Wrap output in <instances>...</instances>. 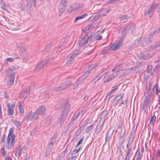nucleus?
<instances>
[{"mask_svg": "<svg viewBox=\"0 0 160 160\" xmlns=\"http://www.w3.org/2000/svg\"><path fill=\"white\" fill-rule=\"evenodd\" d=\"M19 7L22 10H26L27 12L31 15L32 11V5L29 1L27 0L26 1H21L18 3Z\"/></svg>", "mask_w": 160, "mask_h": 160, "instance_id": "obj_1", "label": "nucleus"}, {"mask_svg": "<svg viewBox=\"0 0 160 160\" xmlns=\"http://www.w3.org/2000/svg\"><path fill=\"white\" fill-rule=\"evenodd\" d=\"M95 34H92L90 37H89L88 38H85V37H80L79 38V42L78 43V45L80 47H82L83 46H88V45L96 37Z\"/></svg>", "mask_w": 160, "mask_h": 160, "instance_id": "obj_2", "label": "nucleus"}, {"mask_svg": "<svg viewBox=\"0 0 160 160\" xmlns=\"http://www.w3.org/2000/svg\"><path fill=\"white\" fill-rule=\"evenodd\" d=\"M70 109L69 104L68 102H67L64 106L63 109L61 114L59 122L61 125L65 121L66 117L68 114Z\"/></svg>", "mask_w": 160, "mask_h": 160, "instance_id": "obj_3", "label": "nucleus"}, {"mask_svg": "<svg viewBox=\"0 0 160 160\" xmlns=\"http://www.w3.org/2000/svg\"><path fill=\"white\" fill-rule=\"evenodd\" d=\"M81 52L79 50H76L70 53L67 57V58L66 64L69 66H70L74 61L75 58L79 53Z\"/></svg>", "mask_w": 160, "mask_h": 160, "instance_id": "obj_4", "label": "nucleus"}, {"mask_svg": "<svg viewBox=\"0 0 160 160\" xmlns=\"http://www.w3.org/2000/svg\"><path fill=\"white\" fill-rule=\"evenodd\" d=\"M54 59V57H52V58L46 59L40 63L35 68L33 69L34 72H37L39 71L41 69L43 68L48 63V62H50L53 60Z\"/></svg>", "mask_w": 160, "mask_h": 160, "instance_id": "obj_5", "label": "nucleus"}, {"mask_svg": "<svg viewBox=\"0 0 160 160\" xmlns=\"http://www.w3.org/2000/svg\"><path fill=\"white\" fill-rule=\"evenodd\" d=\"M135 25L133 23H130L127 25L126 27L124 28V31H122V33L124 32H126L127 33H132L136 29ZM126 36V33H122V38L123 39Z\"/></svg>", "mask_w": 160, "mask_h": 160, "instance_id": "obj_6", "label": "nucleus"}, {"mask_svg": "<svg viewBox=\"0 0 160 160\" xmlns=\"http://www.w3.org/2000/svg\"><path fill=\"white\" fill-rule=\"evenodd\" d=\"M154 33H152L147 35L146 37H144L142 41L141 44L142 46H145L148 43L151 42L153 39V35Z\"/></svg>", "mask_w": 160, "mask_h": 160, "instance_id": "obj_7", "label": "nucleus"}, {"mask_svg": "<svg viewBox=\"0 0 160 160\" xmlns=\"http://www.w3.org/2000/svg\"><path fill=\"white\" fill-rule=\"evenodd\" d=\"M71 83V82L70 81L65 82L59 87L55 88L54 89V90L56 92H59L64 90L68 88V87Z\"/></svg>", "mask_w": 160, "mask_h": 160, "instance_id": "obj_8", "label": "nucleus"}, {"mask_svg": "<svg viewBox=\"0 0 160 160\" xmlns=\"http://www.w3.org/2000/svg\"><path fill=\"white\" fill-rule=\"evenodd\" d=\"M152 54L149 52H143L139 53L137 54L138 57L141 59H147L150 58Z\"/></svg>", "mask_w": 160, "mask_h": 160, "instance_id": "obj_9", "label": "nucleus"}, {"mask_svg": "<svg viewBox=\"0 0 160 160\" xmlns=\"http://www.w3.org/2000/svg\"><path fill=\"white\" fill-rule=\"evenodd\" d=\"M57 136V134H54L53 137L51 139L50 142L47 148V152L49 153L52 150L53 145L56 142Z\"/></svg>", "mask_w": 160, "mask_h": 160, "instance_id": "obj_10", "label": "nucleus"}, {"mask_svg": "<svg viewBox=\"0 0 160 160\" xmlns=\"http://www.w3.org/2000/svg\"><path fill=\"white\" fill-rule=\"evenodd\" d=\"M37 95L36 96L38 97L42 96V98L47 100L49 98V95L48 94V91L47 90L45 92L42 91V90H37L36 91Z\"/></svg>", "mask_w": 160, "mask_h": 160, "instance_id": "obj_11", "label": "nucleus"}, {"mask_svg": "<svg viewBox=\"0 0 160 160\" xmlns=\"http://www.w3.org/2000/svg\"><path fill=\"white\" fill-rule=\"evenodd\" d=\"M38 114L36 111L33 112H29L28 113L26 117L28 120H33L38 118Z\"/></svg>", "mask_w": 160, "mask_h": 160, "instance_id": "obj_12", "label": "nucleus"}, {"mask_svg": "<svg viewBox=\"0 0 160 160\" xmlns=\"http://www.w3.org/2000/svg\"><path fill=\"white\" fill-rule=\"evenodd\" d=\"M15 135L13 134L12 137L8 136L7 138V143H8V147L10 146V148L12 147L15 142Z\"/></svg>", "mask_w": 160, "mask_h": 160, "instance_id": "obj_13", "label": "nucleus"}, {"mask_svg": "<svg viewBox=\"0 0 160 160\" xmlns=\"http://www.w3.org/2000/svg\"><path fill=\"white\" fill-rule=\"evenodd\" d=\"M25 149V147L24 146H19L18 149L15 151V156L19 157L21 155L22 153L24 152Z\"/></svg>", "mask_w": 160, "mask_h": 160, "instance_id": "obj_14", "label": "nucleus"}, {"mask_svg": "<svg viewBox=\"0 0 160 160\" xmlns=\"http://www.w3.org/2000/svg\"><path fill=\"white\" fill-rule=\"evenodd\" d=\"M8 24L9 27L13 30H16L19 28V25L18 23L16 22L9 21Z\"/></svg>", "mask_w": 160, "mask_h": 160, "instance_id": "obj_15", "label": "nucleus"}, {"mask_svg": "<svg viewBox=\"0 0 160 160\" xmlns=\"http://www.w3.org/2000/svg\"><path fill=\"white\" fill-rule=\"evenodd\" d=\"M96 68V66L94 65H91L89 67V70L86 71L85 72H84V74L83 76L82 77H81L82 78V79H81L82 81H83L84 79H85L86 77L88 76L89 74L90 73L91 71L94 68Z\"/></svg>", "mask_w": 160, "mask_h": 160, "instance_id": "obj_16", "label": "nucleus"}, {"mask_svg": "<svg viewBox=\"0 0 160 160\" xmlns=\"http://www.w3.org/2000/svg\"><path fill=\"white\" fill-rule=\"evenodd\" d=\"M158 5L157 4H154L149 8L148 12V13L149 14L150 17H151L152 16L154 12V10L158 8Z\"/></svg>", "mask_w": 160, "mask_h": 160, "instance_id": "obj_17", "label": "nucleus"}, {"mask_svg": "<svg viewBox=\"0 0 160 160\" xmlns=\"http://www.w3.org/2000/svg\"><path fill=\"white\" fill-rule=\"evenodd\" d=\"M29 91L28 89L23 90L19 95V97L21 98L25 99L29 94Z\"/></svg>", "mask_w": 160, "mask_h": 160, "instance_id": "obj_18", "label": "nucleus"}, {"mask_svg": "<svg viewBox=\"0 0 160 160\" xmlns=\"http://www.w3.org/2000/svg\"><path fill=\"white\" fill-rule=\"evenodd\" d=\"M16 68L14 67H12L11 68H8L6 72L7 76H10V75H14V71L16 70Z\"/></svg>", "mask_w": 160, "mask_h": 160, "instance_id": "obj_19", "label": "nucleus"}, {"mask_svg": "<svg viewBox=\"0 0 160 160\" xmlns=\"http://www.w3.org/2000/svg\"><path fill=\"white\" fill-rule=\"evenodd\" d=\"M45 111L46 108L45 106H41L39 108H38L36 111L38 115L39 114H43L44 113Z\"/></svg>", "mask_w": 160, "mask_h": 160, "instance_id": "obj_20", "label": "nucleus"}, {"mask_svg": "<svg viewBox=\"0 0 160 160\" xmlns=\"http://www.w3.org/2000/svg\"><path fill=\"white\" fill-rule=\"evenodd\" d=\"M21 50V55L22 58H26L27 57V52L24 47L22 46L20 47Z\"/></svg>", "mask_w": 160, "mask_h": 160, "instance_id": "obj_21", "label": "nucleus"}, {"mask_svg": "<svg viewBox=\"0 0 160 160\" xmlns=\"http://www.w3.org/2000/svg\"><path fill=\"white\" fill-rule=\"evenodd\" d=\"M122 46V43L120 42L113 44L110 48L113 50H116Z\"/></svg>", "mask_w": 160, "mask_h": 160, "instance_id": "obj_22", "label": "nucleus"}, {"mask_svg": "<svg viewBox=\"0 0 160 160\" xmlns=\"http://www.w3.org/2000/svg\"><path fill=\"white\" fill-rule=\"evenodd\" d=\"M135 133V132L134 131V129H133L132 130V132L130 134L128 140V144H129L130 142L131 143L133 141Z\"/></svg>", "mask_w": 160, "mask_h": 160, "instance_id": "obj_23", "label": "nucleus"}, {"mask_svg": "<svg viewBox=\"0 0 160 160\" xmlns=\"http://www.w3.org/2000/svg\"><path fill=\"white\" fill-rule=\"evenodd\" d=\"M9 77V80L8 82L9 85H12L13 84L15 75H10V76H7Z\"/></svg>", "mask_w": 160, "mask_h": 160, "instance_id": "obj_24", "label": "nucleus"}, {"mask_svg": "<svg viewBox=\"0 0 160 160\" xmlns=\"http://www.w3.org/2000/svg\"><path fill=\"white\" fill-rule=\"evenodd\" d=\"M66 5L60 4L59 6V15L60 16L62 13L64 11Z\"/></svg>", "mask_w": 160, "mask_h": 160, "instance_id": "obj_25", "label": "nucleus"}, {"mask_svg": "<svg viewBox=\"0 0 160 160\" xmlns=\"http://www.w3.org/2000/svg\"><path fill=\"white\" fill-rule=\"evenodd\" d=\"M8 107L7 115L8 116H11L13 115L14 113V110L13 109L11 108L10 106V104H8L7 105Z\"/></svg>", "mask_w": 160, "mask_h": 160, "instance_id": "obj_26", "label": "nucleus"}, {"mask_svg": "<svg viewBox=\"0 0 160 160\" xmlns=\"http://www.w3.org/2000/svg\"><path fill=\"white\" fill-rule=\"evenodd\" d=\"M150 99V97H149L148 95L146 96L144 98V102L143 104V106H146L147 107L148 106H149V101Z\"/></svg>", "mask_w": 160, "mask_h": 160, "instance_id": "obj_27", "label": "nucleus"}, {"mask_svg": "<svg viewBox=\"0 0 160 160\" xmlns=\"http://www.w3.org/2000/svg\"><path fill=\"white\" fill-rule=\"evenodd\" d=\"M112 135V133L110 132L109 131L107 132L105 138V141L106 142H108L109 141L111 138Z\"/></svg>", "mask_w": 160, "mask_h": 160, "instance_id": "obj_28", "label": "nucleus"}, {"mask_svg": "<svg viewBox=\"0 0 160 160\" xmlns=\"http://www.w3.org/2000/svg\"><path fill=\"white\" fill-rule=\"evenodd\" d=\"M119 18L121 21L124 22L126 20L130 19V17L127 15H122L119 17Z\"/></svg>", "mask_w": 160, "mask_h": 160, "instance_id": "obj_29", "label": "nucleus"}, {"mask_svg": "<svg viewBox=\"0 0 160 160\" xmlns=\"http://www.w3.org/2000/svg\"><path fill=\"white\" fill-rule=\"evenodd\" d=\"M107 110L103 111V112H102L101 114V120H103L104 121V120L107 116Z\"/></svg>", "mask_w": 160, "mask_h": 160, "instance_id": "obj_30", "label": "nucleus"}, {"mask_svg": "<svg viewBox=\"0 0 160 160\" xmlns=\"http://www.w3.org/2000/svg\"><path fill=\"white\" fill-rule=\"evenodd\" d=\"M82 79V78L80 77L79 78H78V79L77 80V81L76 83V84L74 85V86H73V89H76L78 87L79 84H80V83L82 81L81 80Z\"/></svg>", "mask_w": 160, "mask_h": 160, "instance_id": "obj_31", "label": "nucleus"}, {"mask_svg": "<svg viewBox=\"0 0 160 160\" xmlns=\"http://www.w3.org/2000/svg\"><path fill=\"white\" fill-rule=\"evenodd\" d=\"M88 15V14L87 13H85L83 14L80 16H79L78 17H76V19H75L74 22L75 23L79 19H81L83 18L86 17Z\"/></svg>", "mask_w": 160, "mask_h": 160, "instance_id": "obj_32", "label": "nucleus"}, {"mask_svg": "<svg viewBox=\"0 0 160 160\" xmlns=\"http://www.w3.org/2000/svg\"><path fill=\"white\" fill-rule=\"evenodd\" d=\"M52 43L51 42L49 43L48 45L47 46L45 50H44V52H49L52 46Z\"/></svg>", "mask_w": 160, "mask_h": 160, "instance_id": "obj_33", "label": "nucleus"}, {"mask_svg": "<svg viewBox=\"0 0 160 160\" xmlns=\"http://www.w3.org/2000/svg\"><path fill=\"white\" fill-rule=\"evenodd\" d=\"M124 94V93H122L118 95L114 99V100L116 101H120L121 99L123 97Z\"/></svg>", "mask_w": 160, "mask_h": 160, "instance_id": "obj_34", "label": "nucleus"}, {"mask_svg": "<svg viewBox=\"0 0 160 160\" xmlns=\"http://www.w3.org/2000/svg\"><path fill=\"white\" fill-rule=\"evenodd\" d=\"M117 86L111 90L110 93H109L107 97V99L108 98V99H109V98H110L111 95L117 89Z\"/></svg>", "mask_w": 160, "mask_h": 160, "instance_id": "obj_35", "label": "nucleus"}, {"mask_svg": "<svg viewBox=\"0 0 160 160\" xmlns=\"http://www.w3.org/2000/svg\"><path fill=\"white\" fill-rule=\"evenodd\" d=\"M104 121L103 120H99L97 127L102 129V127L104 123Z\"/></svg>", "mask_w": 160, "mask_h": 160, "instance_id": "obj_36", "label": "nucleus"}, {"mask_svg": "<svg viewBox=\"0 0 160 160\" xmlns=\"http://www.w3.org/2000/svg\"><path fill=\"white\" fill-rule=\"evenodd\" d=\"M84 7L82 4H78L77 6L75 8V10H79L82 8Z\"/></svg>", "mask_w": 160, "mask_h": 160, "instance_id": "obj_37", "label": "nucleus"}, {"mask_svg": "<svg viewBox=\"0 0 160 160\" xmlns=\"http://www.w3.org/2000/svg\"><path fill=\"white\" fill-rule=\"evenodd\" d=\"M156 120V117L154 115L152 117L150 122V124L151 125L153 124L154 122H155Z\"/></svg>", "mask_w": 160, "mask_h": 160, "instance_id": "obj_38", "label": "nucleus"}, {"mask_svg": "<svg viewBox=\"0 0 160 160\" xmlns=\"http://www.w3.org/2000/svg\"><path fill=\"white\" fill-rule=\"evenodd\" d=\"M93 124H92V125H90V126L87 127L86 129V132L87 133H89V132L93 128Z\"/></svg>", "mask_w": 160, "mask_h": 160, "instance_id": "obj_39", "label": "nucleus"}, {"mask_svg": "<svg viewBox=\"0 0 160 160\" xmlns=\"http://www.w3.org/2000/svg\"><path fill=\"white\" fill-rule=\"evenodd\" d=\"M19 112L21 115H22L24 113V109L23 107L21 105H19L18 106Z\"/></svg>", "mask_w": 160, "mask_h": 160, "instance_id": "obj_40", "label": "nucleus"}, {"mask_svg": "<svg viewBox=\"0 0 160 160\" xmlns=\"http://www.w3.org/2000/svg\"><path fill=\"white\" fill-rule=\"evenodd\" d=\"M105 70H103L101 73H100L97 77V78H98V80L100 78L102 77L103 75L106 73V72L105 71Z\"/></svg>", "mask_w": 160, "mask_h": 160, "instance_id": "obj_41", "label": "nucleus"}, {"mask_svg": "<svg viewBox=\"0 0 160 160\" xmlns=\"http://www.w3.org/2000/svg\"><path fill=\"white\" fill-rule=\"evenodd\" d=\"M152 66L151 65H149L148 66V67L147 68V71L149 73H151V70H152Z\"/></svg>", "mask_w": 160, "mask_h": 160, "instance_id": "obj_42", "label": "nucleus"}, {"mask_svg": "<svg viewBox=\"0 0 160 160\" xmlns=\"http://www.w3.org/2000/svg\"><path fill=\"white\" fill-rule=\"evenodd\" d=\"M13 123L15 124L17 127L19 126L22 124V122L20 121H18L16 120H14L13 122Z\"/></svg>", "mask_w": 160, "mask_h": 160, "instance_id": "obj_43", "label": "nucleus"}, {"mask_svg": "<svg viewBox=\"0 0 160 160\" xmlns=\"http://www.w3.org/2000/svg\"><path fill=\"white\" fill-rule=\"evenodd\" d=\"M80 130H78L76 132L75 134V138H77L78 137V136L80 135L81 133V132L80 131Z\"/></svg>", "mask_w": 160, "mask_h": 160, "instance_id": "obj_44", "label": "nucleus"}, {"mask_svg": "<svg viewBox=\"0 0 160 160\" xmlns=\"http://www.w3.org/2000/svg\"><path fill=\"white\" fill-rule=\"evenodd\" d=\"M83 113L84 112H83V111L82 110H80L79 111L78 113V115H76L75 118L76 119L77 118H78V116L80 114H81L82 115L83 114Z\"/></svg>", "mask_w": 160, "mask_h": 160, "instance_id": "obj_45", "label": "nucleus"}, {"mask_svg": "<svg viewBox=\"0 0 160 160\" xmlns=\"http://www.w3.org/2000/svg\"><path fill=\"white\" fill-rule=\"evenodd\" d=\"M156 87V95H158V87L159 85L158 83H157L155 85Z\"/></svg>", "mask_w": 160, "mask_h": 160, "instance_id": "obj_46", "label": "nucleus"}, {"mask_svg": "<svg viewBox=\"0 0 160 160\" xmlns=\"http://www.w3.org/2000/svg\"><path fill=\"white\" fill-rule=\"evenodd\" d=\"M102 129L98 128V127H96V130H95V132L98 134V133H100V131L102 130Z\"/></svg>", "mask_w": 160, "mask_h": 160, "instance_id": "obj_47", "label": "nucleus"}, {"mask_svg": "<svg viewBox=\"0 0 160 160\" xmlns=\"http://www.w3.org/2000/svg\"><path fill=\"white\" fill-rule=\"evenodd\" d=\"M83 138H80V140L78 142V143H77V145L76 146V148L78 147L80 144L82 142V141L83 140Z\"/></svg>", "mask_w": 160, "mask_h": 160, "instance_id": "obj_48", "label": "nucleus"}, {"mask_svg": "<svg viewBox=\"0 0 160 160\" xmlns=\"http://www.w3.org/2000/svg\"><path fill=\"white\" fill-rule=\"evenodd\" d=\"M14 61V59L12 58H7L5 60V62H13Z\"/></svg>", "mask_w": 160, "mask_h": 160, "instance_id": "obj_49", "label": "nucleus"}, {"mask_svg": "<svg viewBox=\"0 0 160 160\" xmlns=\"http://www.w3.org/2000/svg\"><path fill=\"white\" fill-rule=\"evenodd\" d=\"M67 37H63L61 40L62 42L65 43L67 42Z\"/></svg>", "mask_w": 160, "mask_h": 160, "instance_id": "obj_50", "label": "nucleus"}, {"mask_svg": "<svg viewBox=\"0 0 160 160\" xmlns=\"http://www.w3.org/2000/svg\"><path fill=\"white\" fill-rule=\"evenodd\" d=\"M13 130L12 129H10L9 130L8 135V136H9L10 137H12V136L13 135H12V134L13 133Z\"/></svg>", "mask_w": 160, "mask_h": 160, "instance_id": "obj_51", "label": "nucleus"}, {"mask_svg": "<svg viewBox=\"0 0 160 160\" xmlns=\"http://www.w3.org/2000/svg\"><path fill=\"white\" fill-rule=\"evenodd\" d=\"M61 4H63L64 5H67V0H61Z\"/></svg>", "mask_w": 160, "mask_h": 160, "instance_id": "obj_52", "label": "nucleus"}, {"mask_svg": "<svg viewBox=\"0 0 160 160\" xmlns=\"http://www.w3.org/2000/svg\"><path fill=\"white\" fill-rule=\"evenodd\" d=\"M1 154H2V155L3 157L5 156V151H4V148L3 147L2 148Z\"/></svg>", "mask_w": 160, "mask_h": 160, "instance_id": "obj_53", "label": "nucleus"}, {"mask_svg": "<svg viewBox=\"0 0 160 160\" xmlns=\"http://www.w3.org/2000/svg\"><path fill=\"white\" fill-rule=\"evenodd\" d=\"M77 158L76 156L71 157L69 158L68 160H75Z\"/></svg>", "mask_w": 160, "mask_h": 160, "instance_id": "obj_54", "label": "nucleus"}, {"mask_svg": "<svg viewBox=\"0 0 160 160\" xmlns=\"http://www.w3.org/2000/svg\"><path fill=\"white\" fill-rule=\"evenodd\" d=\"M117 77V75H112L110 76V78H109V80L108 81V82L109 80H112L113 79Z\"/></svg>", "mask_w": 160, "mask_h": 160, "instance_id": "obj_55", "label": "nucleus"}, {"mask_svg": "<svg viewBox=\"0 0 160 160\" xmlns=\"http://www.w3.org/2000/svg\"><path fill=\"white\" fill-rule=\"evenodd\" d=\"M141 40V38L137 39L135 41V44H138L139 43Z\"/></svg>", "mask_w": 160, "mask_h": 160, "instance_id": "obj_56", "label": "nucleus"}, {"mask_svg": "<svg viewBox=\"0 0 160 160\" xmlns=\"http://www.w3.org/2000/svg\"><path fill=\"white\" fill-rule=\"evenodd\" d=\"M141 157H142V156H140V152H139L138 154V156H137V158H136V159H141Z\"/></svg>", "mask_w": 160, "mask_h": 160, "instance_id": "obj_57", "label": "nucleus"}, {"mask_svg": "<svg viewBox=\"0 0 160 160\" xmlns=\"http://www.w3.org/2000/svg\"><path fill=\"white\" fill-rule=\"evenodd\" d=\"M156 157H160V149L158 150L157 153L156 154Z\"/></svg>", "mask_w": 160, "mask_h": 160, "instance_id": "obj_58", "label": "nucleus"}, {"mask_svg": "<svg viewBox=\"0 0 160 160\" xmlns=\"http://www.w3.org/2000/svg\"><path fill=\"white\" fill-rule=\"evenodd\" d=\"M160 32V27L157 29L156 31L153 32V33L154 34L156 33H158Z\"/></svg>", "mask_w": 160, "mask_h": 160, "instance_id": "obj_59", "label": "nucleus"}, {"mask_svg": "<svg viewBox=\"0 0 160 160\" xmlns=\"http://www.w3.org/2000/svg\"><path fill=\"white\" fill-rule=\"evenodd\" d=\"M13 57L15 59H18L19 58V57L18 55H17L16 53H15L13 55Z\"/></svg>", "mask_w": 160, "mask_h": 160, "instance_id": "obj_60", "label": "nucleus"}, {"mask_svg": "<svg viewBox=\"0 0 160 160\" xmlns=\"http://www.w3.org/2000/svg\"><path fill=\"white\" fill-rule=\"evenodd\" d=\"M78 152V150L77 149H74L73 151H72V154L73 153L74 154H75L76 153H77Z\"/></svg>", "mask_w": 160, "mask_h": 160, "instance_id": "obj_61", "label": "nucleus"}, {"mask_svg": "<svg viewBox=\"0 0 160 160\" xmlns=\"http://www.w3.org/2000/svg\"><path fill=\"white\" fill-rule=\"evenodd\" d=\"M102 37L101 36H98V38H96V40H101L102 39Z\"/></svg>", "mask_w": 160, "mask_h": 160, "instance_id": "obj_62", "label": "nucleus"}, {"mask_svg": "<svg viewBox=\"0 0 160 160\" xmlns=\"http://www.w3.org/2000/svg\"><path fill=\"white\" fill-rule=\"evenodd\" d=\"M88 96H86V95L83 98L84 100L85 101H87L88 99Z\"/></svg>", "mask_w": 160, "mask_h": 160, "instance_id": "obj_63", "label": "nucleus"}, {"mask_svg": "<svg viewBox=\"0 0 160 160\" xmlns=\"http://www.w3.org/2000/svg\"><path fill=\"white\" fill-rule=\"evenodd\" d=\"M156 47H159L160 46V41L157 42L155 44Z\"/></svg>", "mask_w": 160, "mask_h": 160, "instance_id": "obj_64", "label": "nucleus"}]
</instances>
